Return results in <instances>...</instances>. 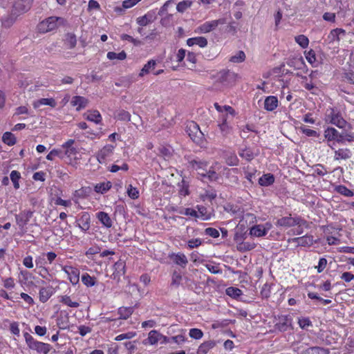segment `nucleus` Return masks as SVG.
Segmentation results:
<instances>
[{
  "mask_svg": "<svg viewBox=\"0 0 354 354\" xmlns=\"http://www.w3.org/2000/svg\"><path fill=\"white\" fill-rule=\"evenodd\" d=\"M23 335L28 348L38 354H48L52 348L50 344L37 340L28 332H24Z\"/></svg>",
  "mask_w": 354,
  "mask_h": 354,
  "instance_id": "f257e3e1",
  "label": "nucleus"
},
{
  "mask_svg": "<svg viewBox=\"0 0 354 354\" xmlns=\"http://www.w3.org/2000/svg\"><path fill=\"white\" fill-rule=\"evenodd\" d=\"M325 120L339 129H345L347 126V122L344 119L342 113L335 108L327 109Z\"/></svg>",
  "mask_w": 354,
  "mask_h": 354,
  "instance_id": "f03ea898",
  "label": "nucleus"
},
{
  "mask_svg": "<svg viewBox=\"0 0 354 354\" xmlns=\"http://www.w3.org/2000/svg\"><path fill=\"white\" fill-rule=\"evenodd\" d=\"M1 283L4 288L0 290V297L6 300H12L17 295L15 293L13 295L12 291L17 286L15 279L12 277H3Z\"/></svg>",
  "mask_w": 354,
  "mask_h": 354,
  "instance_id": "7ed1b4c3",
  "label": "nucleus"
},
{
  "mask_svg": "<svg viewBox=\"0 0 354 354\" xmlns=\"http://www.w3.org/2000/svg\"><path fill=\"white\" fill-rule=\"evenodd\" d=\"M306 224L307 221L301 216H297L292 217L291 214L288 216H283L279 218L276 222V225L277 226L283 227H291L294 226L300 227L306 225Z\"/></svg>",
  "mask_w": 354,
  "mask_h": 354,
  "instance_id": "20e7f679",
  "label": "nucleus"
},
{
  "mask_svg": "<svg viewBox=\"0 0 354 354\" xmlns=\"http://www.w3.org/2000/svg\"><path fill=\"white\" fill-rule=\"evenodd\" d=\"M64 19L59 17H49L41 21L37 25V30L40 33H46L57 28L58 21H63Z\"/></svg>",
  "mask_w": 354,
  "mask_h": 354,
  "instance_id": "39448f33",
  "label": "nucleus"
},
{
  "mask_svg": "<svg viewBox=\"0 0 354 354\" xmlns=\"http://www.w3.org/2000/svg\"><path fill=\"white\" fill-rule=\"evenodd\" d=\"M274 326L275 330L279 332L292 330V318L290 315H279L275 318Z\"/></svg>",
  "mask_w": 354,
  "mask_h": 354,
  "instance_id": "423d86ee",
  "label": "nucleus"
},
{
  "mask_svg": "<svg viewBox=\"0 0 354 354\" xmlns=\"http://www.w3.org/2000/svg\"><path fill=\"white\" fill-rule=\"evenodd\" d=\"M225 23V19L223 18L205 21L196 28L195 32L198 34L209 33L215 30L218 25H223Z\"/></svg>",
  "mask_w": 354,
  "mask_h": 354,
  "instance_id": "0eeeda50",
  "label": "nucleus"
},
{
  "mask_svg": "<svg viewBox=\"0 0 354 354\" xmlns=\"http://www.w3.org/2000/svg\"><path fill=\"white\" fill-rule=\"evenodd\" d=\"M75 223L83 232H87L91 228L90 214L88 212H81L76 218Z\"/></svg>",
  "mask_w": 354,
  "mask_h": 354,
  "instance_id": "6e6552de",
  "label": "nucleus"
},
{
  "mask_svg": "<svg viewBox=\"0 0 354 354\" xmlns=\"http://www.w3.org/2000/svg\"><path fill=\"white\" fill-rule=\"evenodd\" d=\"M62 270L67 274L68 279L72 285L75 286L79 283L80 271L78 268L66 265L63 266Z\"/></svg>",
  "mask_w": 354,
  "mask_h": 354,
  "instance_id": "1a4fd4ad",
  "label": "nucleus"
},
{
  "mask_svg": "<svg viewBox=\"0 0 354 354\" xmlns=\"http://www.w3.org/2000/svg\"><path fill=\"white\" fill-rule=\"evenodd\" d=\"M187 132L191 139L195 142H198L203 136L198 124L193 121L187 124Z\"/></svg>",
  "mask_w": 354,
  "mask_h": 354,
  "instance_id": "9d476101",
  "label": "nucleus"
},
{
  "mask_svg": "<svg viewBox=\"0 0 354 354\" xmlns=\"http://www.w3.org/2000/svg\"><path fill=\"white\" fill-rule=\"evenodd\" d=\"M114 147L111 145H106L102 147L97 153V159L101 164H104L109 160L113 154Z\"/></svg>",
  "mask_w": 354,
  "mask_h": 354,
  "instance_id": "9b49d317",
  "label": "nucleus"
},
{
  "mask_svg": "<svg viewBox=\"0 0 354 354\" xmlns=\"http://www.w3.org/2000/svg\"><path fill=\"white\" fill-rule=\"evenodd\" d=\"M272 227L271 223H266L265 225H255L250 227V234L255 237H262L267 234Z\"/></svg>",
  "mask_w": 354,
  "mask_h": 354,
  "instance_id": "f8f14e48",
  "label": "nucleus"
},
{
  "mask_svg": "<svg viewBox=\"0 0 354 354\" xmlns=\"http://www.w3.org/2000/svg\"><path fill=\"white\" fill-rule=\"evenodd\" d=\"M334 145L335 142H333L332 145L328 143V146L334 151V160H348L351 158L352 153L348 148H339L338 149H335Z\"/></svg>",
  "mask_w": 354,
  "mask_h": 354,
  "instance_id": "ddd939ff",
  "label": "nucleus"
},
{
  "mask_svg": "<svg viewBox=\"0 0 354 354\" xmlns=\"http://www.w3.org/2000/svg\"><path fill=\"white\" fill-rule=\"evenodd\" d=\"M288 242L289 243H295L296 246H310L313 244V236L305 235L303 236L288 239Z\"/></svg>",
  "mask_w": 354,
  "mask_h": 354,
  "instance_id": "4468645a",
  "label": "nucleus"
},
{
  "mask_svg": "<svg viewBox=\"0 0 354 354\" xmlns=\"http://www.w3.org/2000/svg\"><path fill=\"white\" fill-rule=\"evenodd\" d=\"M32 0H15L13 10L15 12H26L31 7Z\"/></svg>",
  "mask_w": 354,
  "mask_h": 354,
  "instance_id": "2eb2a0df",
  "label": "nucleus"
},
{
  "mask_svg": "<svg viewBox=\"0 0 354 354\" xmlns=\"http://www.w3.org/2000/svg\"><path fill=\"white\" fill-rule=\"evenodd\" d=\"M313 72L309 75V77L301 75V84L303 87H304L306 90L311 92L312 94H315V91L317 90V87L315 84L313 82Z\"/></svg>",
  "mask_w": 354,
  "mask_h": 354,
  "instance_id": "dca6fc26",
  "label": "nucleus"
},
{
  "mask_svg": "<svg viewBox=\"0 0 354 354\" xmlns=\"http://www.w3.org/2000/svg\"><path fill=\"white\" fill-rule=\"evenodd\" d=\"M54 293L55 289L52 286L41 287L39 290V299L41 303H46Z\"/></svg>",
  "mask_w": 354,
  "mask_h": 354,
  "instance_id": "f3484780",
  "label": "nucleus"
},
{
  "mask_svg": "<svg viewBox=\"0 0 354 354\" xmlns=\"http://www.w3.org/2000/svg\"><path fill=\"white\" fill-rule=\"evenodd\" d=\"M169 258L172 260L175 264L180 266L182 268H185L188 263L187 257L182 252H172L169 254Z\"/></svg>",
  "mask_w": 354,
  "mask_h": 354,
  "instance_id": "a211bd4d",
  "label": "nucleus"
},
{
  "mask_svg": "<svg viewBox=\"0 0 354 354\" xmlns=\"http://www.w3.org/2000/svg\"><path fill=\"white\" fill-rule=\"evenodd\" d=\"M95 216L104 227L109 229L113 226V221L108 213L100 211L96 213Z\"/></svg>",
  "mask_w": 354,
  "mask_h": 354,
  "instance_id": "6ab92c4d",
  "label": "nucleus"
},
{
  "mask_svg": "<svg viewBox=\"0 0 354 354\" xmlns=\"http://www.w3.org/2000/svg\"><path fill=\"white\" fill-rule=\"evenodd\" d=\"M279 105V100L277 96L270 95L266 97L264 101V109L268 111H274Z\"/></svg>",
  "mask_w": 354,
  "mask_h": 354,
  "instance_id": "aec40b11",
  "label": "nucleus"
},
{
  "mask_svg": "<svg viewBox=\"0 0 354 354\" xmlns=\"http://www.w3.org/2000/svg\"><path fill=\"white\" fill-rule=\"evenodd\" d=\"M126 272V263L124 260L119 259L113 265V275L114 277H120Z\"/></svg>",
  "mask_w": 354,
  "mask_h": 354,
  "instance_id": "412c9836",
  "label": "nucleus"
},
{
  "mask_svg": "<svg viewBox=\"0 0 354 354\" xmlns=\"http://www.w3.org/2000/svg\"><path fill=\"white\" fill-rule=\"evenodd\" d=\"M186 44L188 46H198L200 48H205L207 46V39L204 37H195L187 39Z\"/></svg>",
  "mask_w": 354,
  "mask_h": 354,
  "instance_id": "4be33fe9",
  "label": "nucleus"
},
{
  "mask_svg": "<svg viewBox=\"0 0 354 354\" xmlns=\"http://www.w3.org/2000/svg\"><path fill=\"white\" fill-rule=\"evenodd\" d=\"M198 217L203 221L209 220L214 215L212 211H209L206 207L203 205H196Z\"/></svg>",
  "mask_w": 354,
  "mask_h": 354,
  "instance_id": "5701e85b",
  "label": "nucleus"
},
{
  "mask_svg": "<svg viewBox=\"0 0 354 354\" xmlns=\"http://www.w3.org/2000/svg\"><path fill=\"white\" fill-rule=\"evenodd\" d=\"M84 118L88 121L98 124L102 120V117L97 110H89L84 114Z\"/></svg>",
  "mask_w": 354,
  "mask_h": 354,
  "instance_id": "b1692460",
  "label": "nucleus"
},
{
  "mask_svg": "<svg viewBox=\"0 0 354 354\" xmlns=\"http://www.w3.org/2000/svg\"><path fill=\"white\" fill-rule=\"evenodd\" d=\"M88 103V101L86 98L82 96L76 95L72 98L71 104L73 106H76L77 111H80L82 109H84Z\"/></svg>",
  "mask_w": 354,
  "mask_h": 354,
  "instance_id": "393cba45",
  "label": "nucleus"
},
{
  "mask_svg": "<svg viewBox=\"0 0 354 354\" xmlns=\"http://www.w3.org/2000/svg\"><path fill=\"white\" fill-rule=\"evenodd\" d=\"M48 105L52 108H55L57 106V102L55 100L53 97L50 98H40L37 100H35L32 103V106L34 109H38L41 106Z\"/></svg>",
  "mask_w": 354,
  "mask_h": 354,
  "instance_id": "a878e982",
  "label": "nucleus"
},
{
  "mask_svg": "<svg viewBox=\"0 0 354 354\" xmlns=\"http://www.w3.org/2000/svg\"><path fill=\"white\" fill-rule=\"evenodd\" d=\"M227 114L223 115L221 117V122L218 124L219 129L225 136L232 132V127L227 122Z\"/></svg>",
  "mask_w": 354,
  "mask_h": 354,
  "instance_id": "bb28decb",
  "label": "nucleus"
},
{
  "mask_svg": "<svg viewBox=\"0 0 354 354\" xmlns=\"http://www.w3.org/2000/svg\"><path fill=\"white\" fill-rule=\"evenodd\" d=\"M44 257L45 256H43L42 254L41 255L37 256L35 257V264L37 268L39 270V274L42 278H45V275L42 274V272H44L45 274H48V270L45 267L46 261Z\"/></svg>",
  "mask_w": 354,
  "mask_h": 354,
  "instance_id": "cd10ccee",
  "label": "nucleus"
},
{
  "mask_svg": "<svg viewBox=\"0 0 354 354\" xmlns=\"http://www.w3.org/2000/svg\"><path fill=\"white\" fill-rule=\"evenodd\" d=\"M346 35V30L343 28H335L330 30L329 32V35L328 36V38L329 39V41L334 42V41H340V35L344 36Z\"/></svg>",
  "mask_w": 354,
  "mask_h": 354,
  "instance_id": "c85d7f7f",
  "label": "nucleus"
},
{
  "mask_svg": "<svg viewBox=\"0 0 354 354\" xmlns=\"http://www.w3.org/2000/svg\"><path fill=\"white\" fill-rule=\"evenodd\" d=\"M154 19L155 18L153 13L151 12H148L145 15L138 17L136 22L140 26H146L148 24L152 23Z\"/></svg>",
  "mask_w": 354,
  "mask_h": 354,
  "instance_id": "c756f323",
  "label": "nucleus"
},
{
  "mask_svg": "<svg viewBox=\"0 0 354 354\" xmlns=\"http://www.w3.org/2000/svg\"><path fill=\"white\" fill-rule=\"evenodd\" d=\"M216 346L214 340H209L203 342L197 349V354H207Z\"/></svg>",
  "mask_w": 354,
  "mask_h": 354,
  "instance_id": "7c9ffc66",
  "label": "nucleus"
},
{
  "mask_svg": "<svg viewBox=\"0 0 354 354\" xmlns=\"http://www.w3.org/2000/svg\"><path fill=\"white\" fill-rule=\"evenodd\" d=\"M112 187V183L110 181L97 183L94 186V191L97 194H104L109 191Z\"/></svg>",
  "mask_w": 354,
  "mask_h": 354,
  "instance_id": "2f4dec72",
  "label": "nucleus"
},
{
  "mask_svg": "<svg viewBox=\"0 0 354 354\" xmlns=\"http://www.w3.org/2000/svg\"><path fill=\"white\" fill-rule=\"evenodd\" d=\"M156 66V61L154 59H150L147 62V64L144 65L140 72L138 74L139 77H142L145 75L149 74L151 71H152Z\"/></svg>",
  "mask_w": 354,
  "mask_h": 354,
  "instance_id": "473e14b6",
  "label": "nucleus"
},
{
  "mask_svg": "<svg viewBox=\"0 0 354 354\" xmlns=\"http://www.w3.org/2000/svg\"><path fill=\"white\" fill-rule=\"evenodd\" d=\"M90 187H81L79 189L75 190L73 193V197L75 200L84 199L87 198L90 194Z\"/></svg>",
  "mask_w": 354,
  "mask_h": 354,
  "instance_id": "72a5a7b5",
  "label": "nucleus"
},
{
  "mask_svg": "<svg viewBox=\"0 0 354 354\" xmlns=\"http://www.w3.org/2000/svg\"><path fill=\"white\" fill-rule=\"evenodd\" d=\"M274 183V176L270 173L263 174L259 179V184L261 186L268 187L272 185Z\"/></svg>",
  "mask_w": 354,
  "mask_h": 354,
  "instance_id": "f704fd0d",
  "label": "nucleus"
},
{
  "mask_svg": "<svg viewBox=\"0 0 354 354\" xmlns=\"http://www.w3.org/2000/svg\"><path fill=\"white\" fill-rule=\"evenodd\" d=\"M59 301L60 303L64 305L71 307V308H78L80 306V304L77 301H73L70 296L68 295H61L59 297Z\"/></svg>",
  "mask_w": 354,
  "mask_h": 354,
  "instance_id": "c9c22d12",
  "label": "nucleus"
},
{
  "mask_svg": "<svg viewBox=\"0 0 354 354\" xmlns=\"http://www.w3.org/2000/svg\"><path fill=\"white\" fill-rule=\"evenodd\" d=\"M2 142L8 146H13L17 142V138L10 131L3 133L2 136Z\"/></svg>",
  "mask_w": 354,
  "mask_h": 354,
  "instance_id": "e433bc0d",
  "label": "nucleus"
},
{
  "mask_svg": "<svg viewBox=\"0 0 354 354\" xmlns=\"http://www.w3.org/2000/svg\"><path fill=\"white\" fill-rule=\"evenodd\" d=\"M149 344L155 345L161 340V333L156 330H151L147 339Z\"/></svg>",
  "mask_w": 354,
  "mask_h": 354,
  "instance_id": "4c0bfd02",
  "label": "nucleus"
},
{
  "mask_svg": "<svg viewBox=\"0 0 354 354\" xmlns=\"http://www.w3.org/2000/svg\"><path fill=\"white\" fill-rule=\"evenodd\" d=\"M133 313V308L130 307H120L118 310V313L120 315L119 318L122 319H127Z\"/></svg>",
  "mask_w": 354,
  "mask_h": 354,
  "instance_id": "58836bf2",
  "label": "nucleus"
},
{
  "mask_svg": "<svg viewBox=\"0 0 354 354\" xmlns=\"http://www.w3.org/2000/svg\"><path fill=\"white\" fill-rule=\"evenodd\" d=\"M190 166L196 170L206 171L208 162L205 160H192L189 162Z\"/></svg>",
  "mask_w": 354,
  "mask_h": 354,
  "instance_id": "ea45409f",
  "label": "nucleus"
},
{
  "mask_svg": "<svg viewBox=\"0 0 354 354\" xmlns=\"http://www.w3.org/2000/svg\"><path fill=\"white\" fill-rule=\"evenodd\" d=\"M237 250L239 252H244L247 251H250L255 248L256 243L254 242H248V241H242L237 245Z\"/></svg>",
  "mask_w": 354,
  "mask_h": 354,
  "instance_id": "a19ab883",
  "label": "nucleus"
},
{
  "mask_svg": "<svg viewBox=\"0 0 354 354\" xmlns=\"http://www.w3.org/2000/svg\"><path fill=\"white\" fill-rule=\"evenodd\" d=\"M338 132L339 131L333 127H328L324 130V137L328 142H333Z\"/></svg>",
  "mask_w": 354,
  "mask_h": 354,
  "instance_id": "79ce46f5",
  "label": "nucleus"
},
{
  "mask_svg": "<svg viewBox=\"0 0 354 354\" xmlns=\"http://www.w3.org/2000/svg\"><path fill=\"white\" fill-rule=\"evenodd\" d=\"M183 280V276L179 270H174L171 274V286L178 287Z\"/></svg>",
  "mask_w": 354,
  "mask_h": 354,
  "instance_id": "37998d69",
  "label": "nucleus"
},
{
  "mask_svg": "<svg viewBox=\"0 0 354 354\" xmlns=\"http://www.w3.org/2000/svg\"><path fill=\"white\" fill-rule=\"evenodd\" d=\"M353 139H354V138L351 134H348V133L344 134V133H340L339 132H338L337 137L333 142H335L338 144L344 145L346 141L351 142L353 140Z\"/></svg>",
  "mask_w": 354,
  "mask_h": 354,
  "instance_id": "c03bdc74",
  "label": "nucleus"
},
{
  "mask_svg": "<svg viewBox=\"0 0 354 354\" xmlns=\"http://www.w3.org/2000/svg\"><path fill=\"white\" fill-rule=\"evenodd\" d=\"M342 80L351 84H354V68L345 70L342 74Z\"/></svg>",
  "mask_w": 354,
  "mask_h": 354,
  "instance_id": "a18cd8bd",
  "label": "nucleus"
},
{
  "mask_svg": "<svg viewBox=\"0 0 354 354\" xmlns=\"http://www.w3.org/2000/svg\"><path fill=\"white\" fill-rule=\"evenodd\" d=\"M65 44L68 49H73L77 44V38L73 33H67L66 35Z\"/></svg>",
  "mask_w": 354,
  "mask_h": 354,
  "instance_id": "49530a36",
  "label": "nucleus"
},
{
  "mask_svg": "<svg viewBox=\"0 0 354 354\" xmlns=\"http://www.w3.org/2000/svg\"><path fill=\"white\" fill-rule=\"evenodd\" d=\"M82 282L86 287H92L96 284V279L94 277H91L88 273H84L82 275Z\"/></svg>",
  "mask_w": 354,
  "mask_h": 354,
  "instance_id": "de8ad7c7",
  "label": "nucleus"
},
{
  "mask_svg": "<svg viewBox=\"0 0 354 354\" xmlns=\"http://www.w3.org/2000/svg\"><path fill=\"white\" fill-rule=\"evenodd\" d=\"M239 155L243 159H245L248 161H251L254 158V154L252 150L249 147H245V149H241L239 152Z\"/></svg>",
  "mask_w": 354,
  "mask_h": 354,
  "instance_id": "09e8293b",
  "label": "nucleus"
},
{
  "mask_svg": "<svg viewBox=\"0 0 354 354\" xmlns=\"http://www.w3.org/2000/svg\"><path fill=\"white\" fill-rule=\"evenodd\" d=\"M297 323L299 327L304 330H308L310 327L313 326V323L310 319L308 317H299Z\"/></svg>",
  "mask_w": 354,
  "mask_h": 354,
  "instance_id": "8fccbe9b",
  "label": "nucleus"
},
{
  "mask_svg": "<svg viewBox=\"0 0 354 354\" xmlns=\"http://www.w3.org/2000/svg\"><path fill=\"white\" fill-rule=\"evenodd\" d=\"M243 172L245 178L250 182L252 183V179L254 178L257 169L254 167L247 166L243 167Z\"/></svg>",
  "mask_w": 354,
  "mask_h": 354,
  "instance_id": "3c124183",
  "label": "nucleus"
},
{
  "mask_svg": "<svg viewBox=\"0 0 354 354\" xmlns=\"http://www.w3.org/2000/svg\"><path fill=\"white\" fill-rule=\"evenodd\" d=\"M106 57L110 60H113V59L124 60L127 57V53L124 50H122L121 52H120L118 53H117L115 52L111 51V52H108Z\"/></svg>",
  "mask_w": 354,
  "mask_h": 354,
  "instance_id": "603ef678",
  "label": "nucleus"
},
{
  "mask_svg": "<svg viewBox=\"0 0 354 354\" xmlns=\"http://www.w3.org/2000/svg\"><path fill=\"white\" fill-rule=\"evenodd\" d=\"M205 173L198 172V174L203 176L207 178L211 181H216L218 179V174L211 167L208 171H205Z\"/></svg>",
  "mask_w": 354,
  "mask_h": 354,
  "instance_id": "864d4df0",
  "label": "nucleus"
},
{
  "mask_svg": "<svg viewBox=\"0 0 354 354\" xmlns=\"http://www.w3.org/2000/svg\"><path fill=\"white\" fill-rule=\"evenodd\" d=\"M304 354H329V351L322 347L313 346L307 348Z\"/></svg>",
  "mask_w": 354,
  "mask_h": 354,
  "instance_id": "5fc2aeb1",
  "label": "nucleus"
},
{
  "mask_svg": "<svg viewBox=\"0 0 354 354\" xmlns=\"http://www.w3.org/2000/svg\"><path fill=\"white\" fill-rule=\"evenodd\" d=\"M10 180L13 183L14 188L18 189L19 188V180L21 178V174L18 171L13 170L10 173Z\"/></svg>",
  "mask_w": 354,
  "mask_h": 354,
  "instance_id": "6e6d98bb",
  "label": "nucleus"
},
{
  "mask_svg": "<svg viewBox=\"0 0 354 354\" xmlns=\"http://www.w3.org/2000/svg\"><path fill=\"white\" fill-rule=\"evenodd\" d=\"M335 191L337 193L347 197H351L354 195L353 192L350 189L347 188L345 185H337L335 187Z\"/></svg>",
  "mask_w": 354,
  "mask_h": 354,
  "instance_id": "4d7b16f0",
  "label": "nucleus"
},
{
  "mask_svg": "<svg viewBox=\"0 0 354 354\" xmlns=\"http://www.w3.org/2000/svg\"><path fill=\"white\" fill-rule=\"evenodd\" d=\"M16 223L19 225V227L25 232V227L28 223L29 221H28L21 213L15 215Z\"/></svg>",
  "mask_w": 354,
  "mask_h": 354,
  "instance_id": "13d9d810",
  "label": "nucleus"
},
{
  "mask_svg": "<svg viewBox=\"0 0 354 354\" xmlns=\"http://www.w3.org/2000/svg\"><path fill=\"white\" fill-rule=\"evenodd\" d=\"M192 5V1L189 0H184L179 2L176 6V10L179 12H184L187 8Z\"/></svg>",
  "mask_w": 354,
  "mask_h": 354,
  "instance_id": "bf43d9fd",
  "label": "nucleus"
},
{
  "mask_svg": "<svg viewBox=\"0 0 354 354\" xmlns=\"http://www.w3.org/2000/svg\"><path fill=\"white\" fill-rule=\"evenodd\" d=\"M295 41L303 48H307L309 44L308 38L304 35L295 37Z\"/></svg>",
  "mask_w": 354,
  "mask_h": 354,
  "instance_id": "052dcab7",
  "label": "nucleus"
},
{
  "mask_svg": "<svg viewBox=\"0 0 354 354\" xmlns=\"http://www.w3.org/2000/svg\"><path fill=\"white\" fill-rule=\"evenodd\" d=\"M127 193L129 197L133 200L138 198L140 196L139 190L138 188L133 187L131 185H129L127 187Z\"/></svg>",
  "mask_w": 354,
  "mask_h": 354,
  "instance_id": "680f3d73",
  "label": "nucleus"
},
{
  "mask_svg": "<svg viewBox=\"0 0 354 354\" xmlns=\"http://www.w3.org/2000/svg\"><path fill=\"white\" fill-rule=\"evenodd\" d=\"M245 54L243 50H239L235 55L232 56L230 61L233 63H241L245 59Z\"/></svg>",
  "mask_w": 354,
  "mask_h": 354,
  "instance_id": "e2e57ef3",
  "label": "nucleus"
},
{
  "mask_svg": "<svg viewBox=\"0 0 354 354\" xmlns=\"http://www.w3.org/2000/svg\"><path fill=\"white\" fill-rule=\"evenodd\" d=\"M189 335L192 339H201L203 337V332L199 328H193L189 329Z\"/></svg>",
  "mask_w": 354,
  "mask_h": 354,
  "instance_id": "0e129e2a",
  "label": "nucleus"
},
{
  "mask_svg": "<svg viewBox=\"0 0 354 354\" xmlns=\"http://www.w3.org/2000/svg\"><path fill=\"white\" fill-rule=\"evenodd\" d=\"M160 21V24L164 27H169L172 25L173 23V15L166 14L163 15Z\"/></svg>",
  "mask_w": 354,
  "mask_h": 354,
  "instance_id": "69168bd1",
  "label": "nucleus"
},
{
  "mask_svg": "<svg viewBox=\"0 0 354 354\" xmlns=\"http://www.w3.org/2000/svg\"><path fill=\"white\" fill-rule=\"evenodd\" d=\"M115 117L118 120L121 121L129 122L131 120V114L129 112L123 109L119 111Z\"/></svg>",
  "mask_w": 354,
  "mask_h": 354,
  "instance_id": "338daca9",
  "label": "nucleus"
},
{
  "mask_svg": "<svg viewBox=\"0 0 354 354\" xmlns=\"http://www.w3.org/2000/svg\"><path fill=\"white\" fill-rule=\"evenodd\" d=\"M226 294L230 297L236 298L242 295V291L238 288L230 287L226 289Z\"/></svg>",
  "mask_w": 354,
  "mask_h": 354,
  "instance_id": "774afa93",
  "label": "nucleus"
}]
</instances>
